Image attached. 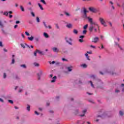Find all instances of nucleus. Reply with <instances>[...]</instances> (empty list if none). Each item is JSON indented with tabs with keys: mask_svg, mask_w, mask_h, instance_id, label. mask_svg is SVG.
<instances>
[{
	"mask_svg": "<svg viewBox=\"0 0 124 124\" xmlns=\"http://www.w3.org/2000/svg\"><path fill=\"white\" fill-rule=\"evenodd\" d=\"M83 18H84L85 19H88V22L89 23H92V20H93V18L88 16H87V13H89V11L87 10V9H86V8H83Z\"/></svg>",
	"mask_w": 124,
	"mask_h": 124,
	"instance_id": "nucleus-1",
	"label": "nucleus"
},
{
	"mask_svg": "<svg viewBox=\"0 0 124 124\" xmlns=\"http://www.w3.org/2000/svg\"><path fill=\"white\" fill-rule=\"evenodd\" d=\"M93 30H94V32H99V26H98V25L97 24L94 22L93 23Z\"/></svg>",
	"mask_w": 124,
	"mask_h": 124,
	"instance_id": "nucleus-2",
	"label": "nucleus"
},
{
	"mask_svg": "<svg viewBox=\"0 0 124 124\" xmlns=\"http://www.w3.org/2000/svg\"><path fill=\"white\" fill-rule=\"evenodd\" d=\"M99 20L101 25H103L104 27H107V25H106V23L105 22V20H104V19H103V18L100 17L99 18Z\"/></svg>",
	"mask_w": 124,
	"mask_h": 124,
	"instance_id": "nucleus-3",
	"label": "nucleus"
},
{
	"mask_svg": "<svg viewBox=\"0 0 124 124\" xmlns=\"http://www.w3.org/2000/svg\"><path fill=\"white\" fill-rule=\"evenodd\" d=\"M65 39L67 43H68V44H69V45H72V43L70 42L72 41V39H71V38H68L67 37H65Z\"/></svg>",
	"mask_w": 124,
	"mask_h": 124,
	"instance_id": "nucleus-4",
	"label": "nucleus"
},
{
	"mask_svg": "<svg viewBox=\"0 0 124 124\" xmlns=\"http://www.w3.org/2000/svg\"><path fill=\"white\" fill-rule=\"evenodd\" d=\"M90 24V26L89 27V31L92 32L93 31V21L92 19V22H89Z\"/></svg>",
	"mask_w": 124,
	"mask_h": 124,
	"instance_id": "nucleus-5",
	"label": "nucleus"
},
{
	"mask_svg": "<svg viewBox=\"0 0 124 124\" xmlns=\"http://www.w3.org/2000/svg\"><path fill=\"white\" fill-rule=\"evenodd\" d=\"M21 46L24 49H25V48H26V47H27L28 48H29V49H31V47H30V46L28 45V44H25V45L21 44Z\"/></svg>",
	"mask_w": 124,
	"mask_h": 124,
	"instance_id": "nucleus-6",
	"label": "nucleus"
},
{
	"mask_svg": "<svg viewBox=\"0 0 124 124\" xmlns=\"http://www.w3.org/2000/svg\"><path fill=\"white\" fill-rule=\"evenodd\" d=\"M99 41V38L98 37H95L93 39V43H97Z\"/></svg>",
	"mask_w": 124,
	"mask_h": 124,
	"instance_id": "nucleus-7",
	"label": "nucleus"
},
{
	"mask_svg": "<svg viewBox=\"0 0 124 124\" xmlns=\"http://www.w3.org/2000/svg\"><path fill=\"white\" fill-rule=\"evenodd\" d=\"M52 50L53 52H55V53H59V51H60L57 47H53Z\"/></svg>",
	"mask_w": 124,
	"mask_h": 124,
	"instance_id": "nucleus-8",
	"label": "nucleus"
},
{
	"mask_svg": "<svg viewBox=\"0 0 124 124\" xmlns=\"http://www.w3.org/2000/svg\"><path fill=\"white\" fill-rule=\"evenodd\" d=\"M67 71H69V72H70L72 71V69L73 68V67L72 66H71L70 67H67Z\"/></svg>",
	"mask_w": 124,
	"mask_h": 124,
	"instance_id": "nucleus-9",
	"label": "nucleus"
},
{
	"mask_svg": "<svg viewBox=\"0 0 124 124\" xmlns=\"http://www.w3.org/2000/svg\"><path fill=\"white\" fill-rule=\"evenodd\" d=\"M0 28L1 29H3V28H4V25L1 20H0Z\"/></svg>",
	"mask_w": 124,
	"mask_h": 124,
	"instance_id": "nucleus-10",
	"label": "nucleus"
},
{
	"mask_svg": "<svg viewBox=\"0 0 124 124\" xmlns=\"http://www.w3.org/2000/svg\"><path fill=\"white\" fill-rule=\"evenodd\" d=\"M86 112H87L86 109L83 110V111H82L83 114H80V117H85V115Z\"/></svg>",
	"mask_w": 124,
	"mask_h": 124,
	"instance_id": "nucleus-11",
	"label": "nucleus"
},
{
	"mask_svg": "<svg viewBox=\"0 0 124 124\" xmlns=\"http://www.w3.org/2000/svg\"><path fill=\"white\" fill-rule=\"evenodd\" d=\"M36 51L37 53H38V54H40V55H45L44 53L38 49H36Z\"/></svg>",
	"mask_w": 124,
	"mask_h": 124,
	"instance_id": "nucleus-12",
	"label": "nucleus"
},
{
	"mask_svg": "<svg viewBox=\"0 0 124 124\" xmlns=\"http://www.w3.org/2000/svg\"><path fill=\"white\" fill-rule=\"evenodd\" d=\"M42 74V71H40V74H37V77H38V80H40V76H41V75Z\"/></svg>",
	"mask_w": 124,
	"mask_h": 124,
	"instance_id": "nucleus-13",
	"label": "nucleus"
},
{
	"mask_svg": "<svg viewBox=\"0 0 124 124\" xmlns=\"http://www.w3.org/2000/svg\"><path fill=\"white\" fill-rule=\"evenodd\" d=\"M56 79H57V77L56 76H54L52 78V80L51 81V83H55V82H56Z\"/></svg>",
	"mask_w": 124,
	"mask_h": 124,
	"instance_id": "nucleus-14",
	"label": "nucleus"
},
{
	"mask_svg": "<svg viewBox=\"0 0 124 124\" xmlns=\"http://www.w3.org/2000/svg\"><path fill=\"white\" fill-rule=\"evenodd\" d=\"M85 56L87 60H88V61H91V59H90V56H89V54H88V53L85 54Z\"/></svg>",
	"mask_w": 124,
	"mask_h": 124,
	"instance_id": "nucleus-15",
	"label": "nucleus"
},
{
	"mask_svg": "<svg viewBox=\"0 0 124 124\" xmlns=\"http://www.w3.org/2000/svg\"><path fill=\"white\" fill-rule=\"evenodd\" d=\"M66 27L68 28V29H72V24H68L66 25Z\"/></svg>",
	"mask_w": 124,
	"mask_h": 124,
	"instance_id": "nucleus-16",
	"label": "nucleus"
},
{
	"mask_svg": "<svg viewBox=\"0 0 124 124\" xmlns=\"http://www.w3.org/2000/svg\"><path fill=\"white\" fill-rule=\"evenodd\" d=\"M44 36L46 37V38H48L49 37V35L46 32L44 33Z\"/></svg>",
	"mask_w": 124,
	"mask_h": 124,
	"instance_id": "nucleus-17",
	"label": "nucleus"
},
{
	"mask_svg": "<svg viewBox=\"0 0 124 124\" xmlns=\"http://www.w3.org/2000/svg\"><path fill=\"white\" fill-rule=\"evenodd\" d=\"M33 64H34V66H36L37 67H38V66H39V64L36 62H34Z\"/></svg>",
	"mask_w": 124,
	"mask_h": 124,
	"instance_id": "nucleus-18",
	"label": "nucleus"
},
{
	"mask_svg": "<svg viewBox=\"0 0 124 124\" xmlns=\"http://www.w3.org/2000/svg\"><path fill=\"white\" fill-rule=\"evenodd\" d=\"M98 11H99V10H98V9H93V13H97Z\"/></svg>",
	"mask_w": 124,
	"mask_h": 124,
	"instance_id": "nucleus-19",
	"label": "nucleus"
},
{
	"mask_svg": "<svg viewBox=\"0 0 124 124\" xmlns=\"http://www.w3.org/2000/svg\"><path fill=\"white\" fill-rule=\"evenodd\" d=\"M38 5L40 7V9H41V10H44V9H43V7H42V6L40 4V3H38Z\"/></svg>",
	"mask_w": 124,
	"mask_h": 124,
	"instance_id": "nucleus-20",
	"label": "nucleus"
},
{
	"mask_svg": "<svg viewBox=\"0 0 124 124\" xmlns=\"http://www.w3.org/2000/svg\"><path fill=\"white\" fill-rule=\"evenodd\" d=\"M73 33L75 34H78V31H77L76 29H74L73 31Z\"/></svg>",
	"mask_w": 124,
	"mask_h": 124,
	"instance_id": "nucleus-21",
	"label": "nucleus"
},
{
	"mask_svg": "<svg viewBox=\"0 0 124 124\" xmlns=\"http://www.w3.org/2000/svg\"><path fill=\"white\" fill-rule=\"evenodd\" d=\"M33 38H34L32 36H31V37H28V39L30 41H32V40H33Z\"/></svg>",
	"mask_w": 124,
	"mask_h": 124,
	"instance_id": "nucleus-22",
	"label": "nucleus"
},
{
	"mask_svg": "<svg viewBox=\"0 0 124 124\" xmlns=\"http://www.w3.org/2000/svg\"><path fill=\"white\" fill-rule=\"evenodd\" d=\"M99 81H100V80L95 79V78H94V83H97V82H99Z\"/></svg>",
	"mask_w": 124,
	"mask_h": 124,
	"instance_id": "nucleus-23",
	"label": "nucleus"
},
{
	"mask_svg": "<svg viewBox=\"0 0 124 124\" xmlns=\"http://www.w3.org/2000/svg\"><path fill=\"white\" fill-rule=\"evenodd\" d=\"M20 7L21 10L23 12H24V11H25V9L24 8V7H23V6H22V5H20Z\"/></svg>",
	"mask_w": 124,
	"mask_h": 124,
	"instance_id": "nucleus-24",
	"label": "nucleus"
},
{
	"mask_svg": "<svg viewBox=\"0 0 124 124\" xmlns=\"http://www.w3.org/2000/svg\"><path fill=\"white\" fill-rule=\"evenodd\" d=\"M36 20L37 23H39L40 22V19H39V17L38 16H37L36 17Z\"/></svg>",
	"mask_w": 124,
	"mask_h": 124,
	"instance_id": "nucleus-25",
	"label": "nucleus"
},
{
	"mask_svg": "<svg viewBox=\"0 0 124 124\" xmlns=\"http://www.w3.org/2000/svg\"><path fill=\"white\" fill-rule=\"evenodd\" d=\"M89 9L91 12H93V7H89Z\"/></svg>",
	"mask_w": 124,
	"mask_h": 124,
	"instance_id": "nucleus-26",
	"label": "nucleus"
},
{
	"mask_svg": "<svg viewBox=\"0 0 124 124\" xmlns=\"http://www.w3.org/2000/svg\"><path fill=\"white\" fill-rule=\"evenodd\" d=\"M88 27H89V25L86 24L83 27L84 30H87L88 29Z\"/></svg>",
	"mask_w": 124,
	"mask_h": 124,
	"instance_id": "nucleus-27",
	"label": "nucleus"
},
{
	"mask_svg": "<svg viewBox=\"0 0 124 124\" xmlns=\"http://www.w3.org/2000/svg\"><path fill=\"white\" fill-rule=\"evenodd\" d=\"M27 109L28 111H30L31 110V106L30 105L27 106Z\"/></svg>",
	"mask_w": 124,
	"mask_h": 124,
	"instance_id": "nucleus-28",
	"label": "nucleus"
},
{
	"mask_svg": "<svg viewBox=\"0 0 124 124\" xmlns=\"http://www.w3.org/2000/svg\"><path fill=\"white\" fill-rule=\"evenodd\" d=\"M115 45H116L117 46H118V47H119V48H120L121 50H123V48H122V47L120 46V45H119V44H118V43L115 42Z\"/></svg>",
	"mask_w": 124,
	"mask_h": 124,
	"instance_id": "nucleus-29",
	"label": "nucleus"
},
{
	"mask_svg": "<svg viewBox=\"0 0 124 124\" xmlns=\"http://www.w3.org/2000/svg\"><path fill=\"white\" fill-rule=\"evenodd\" d=\"M41 2H42L43 4H46V2L45 1V0H40Z\"/></svg>",
	"mask_w": 124,
	"mask_h": 124,
	"instance_id": "nucleus-30",
	"label": "nucleus"
},
{
	"mask_svg": "<svg viewBox=\"0 0 124 124\" xmlns=\"http://www.w3.org/2000/svg\"><path fill=\"white\" fill-rule=\"evenodd\" d=\"M31 14L32 17H35V15L34 14V13H33V12H31Z\"/></svg>",
	"mask_w": 124,
	"mask_h": 124,
	"instance_id": "nucleus-31",
	"label": "nucleus"
},
{
	"mask_svg": "<svg viewBox=\"0 0 124 124\" xmlns=\"http://www.w3.org/2000/svg\"><path fill=\"white\" fill-rule=\"evenodd\" d=\"M4 15H5V16H8V12H4L3 13Z\"/></svg>",
	"mask_w": 124,
	"mask_h": 124,
	"instance_id": "nucleus-32",
	"label": "nucleus"
},
{
	"mask_svg": "<svg viewBox=\"0 0 124 124\" xmlns=\"http://www.w3.org/2000/svg\"><path fill=\"white\" fill-rule=\"evenodd\" d=\"M43 24H44L46 29H47L48 28V26H47V25H46V23L45 22H43Z\"/></svg>",
	"mask_w": 124,
	"mask_h": 124,
	"instance_id": "nucleus-33",
	"label": "nucleus"
},
{
	"mask_svg": "<svg viewBox=\"0 0 124 124\" xmlns=\"http://www.w3.org/2000/svg\"><path fill=\"white\" fill-rule=\"evenodd\" d=\"M82 67H83L84 68H86L87 67V64H83L82 65Z\"/></svg>",
	"mask_w": 124,
	"mask_h": 124,
	"instance_id": "nucleus-34",
	"label": "nucleus"
},
{
	"mask_svg": "<svg viewBox=\"0 0 124 124\" xmlns=\"http://www.w3.org/2000/svg\"><path fill=\"white\" fill-rule=\"evenodd\" d=\"M119 114H120V116H123L124 115V112H123V111H120Z\"/></svg>",
	"mask_w": 124,
	"mask_h": 124,
	"instance_id": "nucleus-35",
	"label": "nucleus"
},
{
	"mask_svg": "<svg viewBox=\"0 0 124 124\" xmlns=\"http://www.w3.org/2000/svg\"><path fill=\"white\" fill-rule=\"evenodd\" d=\"M55 26L58 30L60 29V27L59 26V25L58 24H55Z\"/></svg>",
	"mask_w": 124,
	"mask_h": 124,
	"instance_id": "nucleus-36",
	"label": "nucleus"
},
{
	"mask_svg": "<svg viewBox=\"0 0 124 124\" xmlns=\"http://www.w3.org/2000/svg\"><path fill=\"white\" fill-rule=\"evenodd\" d=\"M20 66L21 67H23V68H26V67H27V66L25 64L21 65Z\"/></svg>",
	"mask_w": 124,
	"mask_h": 124,
	"instance_id": "nucleus-37",
	"label": "nucleus"
},
{
	"mask_svg": "<svg viewBox=\"0 0 124 124\" xmlns=\"http://www.w3.org/2000/svg\"><path fill=\"white\" fill-rule=\"evenodd\" d=\"M25 34H26V35H27V36H29V35H30V33L28 32V31H26V32H25Z\"/></svg>",
	"mask_w": 124,
	"mask_h": 124,
	"instance_id": "nucleus-38",
	"label": "nucleus"
},
{
	"mask_svg": "<svg viewBox=\"0 0 124 124\" xmlns=\"http://www.w3.org/2000/svg\"><path fill=\"white\" fill-rule=\"evenodd\" d=\"M8 102H9L11 104H13V101H12L11 100H8Z\"/></svg>",
	"mask_w": 124,
	"mask_h": 124,
	"instance_id": "nucleus-39",
	"label": "nucleus"
},
{
	"mask_svg": "<svg viewBox=\"0 0 124 124\" xmlns=\"http://www.w3.org/2000/svg\"><path fill=\"white\" fill-rule=\"evenodd\" d=\"M87 54H93V51H87Z\"/></svg>",
	"mask_w": 124,
	"mask_h": 124,
	"instance_id": "nucleus-40",
	"label": "nucleus"
},
{
	"mask_svg": "<svg viewBox=\"0 0 124 124\" xmlns=\"http://www.w3.org/2000/svg\"><path fill=\"white\" fill-rule=\"evenodd\" d=\"M78 41H79V42H80L81 43L84 42V40H83V39H79L78 40Z\"/></svg>",
	"mask_w": 124,
	"mask_h": 124,
	"instance_id": "nucleus-41",
	"label": "nucleus"
},
{
	"mask_svg": "<svg viewBox=\"0 0 124 124\" xmlns=\"http://www.w3.org/2000/svg\"><path fill=\"white\" fill-rule=\"evenodd\" d=\"M83 34H86L87 33V30H85L83 31Z\"/></svg>",
	"mask_w": 124,
	"mask_h": 124,
	"instance_id": "nucleus-42",
	"label": "nucleus"
},
{
	"mask_svg": "<svg viewBox=\"0 0 124 124\" xmlns=\"http://www.w3.org/2000/svg\"><path fill=\"white\" fill-rule=\"evenodd\" d=\"M35 41L38 42V41H39V38L36 37V38H35Z\"/></svg>",
	"mask_w": 124,
	"mask_h": 124,
	"instance_id": "nucleus-43",
	"label": "nucleus"
},
{
	"mask_svg": "<svg viewBox=\"0 0 124 124\" xmlns=\"http://www.w3.org/2000/svg\"><path fill=\"white\" fill-rule=\"evenodd\" d=\"M15 62V59L14 58H13L12 61V63L13 64Z\"/></svg>",
	"mask_w": 124,
	"mask_h": 124,
	"instance_id": "nucleus-44",
	"label": "nucleus"
},
{
	"mask_svg": "<svg viewBox=\"0 0 124 124\" xmlns=\"http://www.w3.org/2000/svg\"><path fill=\"white\" fill-rule=\"evenodd\" d=\"M84 37H85V36H84V35H81L79 36V38H81V39H83V38H84Z\"/></svg>",
	"mask_w": 124,
	"mask_h": 124,
	"instance_id": "nucleus-45",
	"label": "nucleus"
},
{
	"mask_svg": "<svg viewBox=\"0 0 124 124\" xmlns=\"http://www.w3.org/2000/svg\"><path fill=\"white\" fill-rule=\"evenodd\" d=\"M35 114H36V115H37V116H38V115H39V113H38L37 111H35Z\"/></svg>",
	"mask_w": 124,
	"mask_h": 124,
	"instance_id": "nucleus-46",
	"label": "nucleus"
},
{
	"mask_svg": "<svg viewBox=\"0 0 124 124\" xmlns=\"http://www.w3.org/2000/svg\"><path fill=\"white\" fill-rule=\"evenodd\" d=\"M3 78L5 79V78H6V74L4 73L3 74Z\"/></svg>",
	"mask_w": 124,
	"mask_h": 124,
	"instance_id": "nucleus-47",
	"label": "nucleus"
},
{
	"mask_svg": "<svg viewBox=\"0 0 124 124\" xmlns=\"http://www.w3.org/2000/svg\"><path fill=\"white\" fill-rule=\"evenodd\" d=\"M37 53V52H36V50L34 52V55L35 56V57H36Z\"/></svg>",
	"mask_w": 124,
	"mask_h": 124,
	"instance_id": "nucleus-48",
	"label": "nucleus"
},
{
	"mask_svg": "<svg viewBox=\"0 0 124 124\" xmlns=\"http://www.w3.org/2000/svg\"><path fill=\"white\" fill-rule=\"evenodd\" d=\"M28 10H29L30 11H32V8L30 7L28 8Z\"/></svg>",
	"mask_w": 124,
	"mask_h": 124,
	"instance_id": "nucleus-49",
	"label": "nucleus"
},
{
	"mask_svg": "<svg viewBox=\"0 0 124 124\" xmlns=\"http://www.w3.org/2000/svg\"><path fill=\"white\" fill-rule=\"evenodd\" d=\"M89 82L91 83L92 87H93V82L92 81V80H90Z\"/></svg>",
	"mask_w": 124,
	"mask_h": 124,
	"instance_id": "nucleus-50",
	"label": "nucleus"
},
{
	"mask_svg": "<svg viewBox=\"0 0 124 124\" xmlns=\"http://www.w3.org/2000/svg\"><path fill=\"white\" fill-rule=\"evenodd\" d=\"M2 46H3L2 45V42H0V47H2Z\"/></svg>",
	"mask_w": 124,
	"mask_h": 124,
	"instance_id": "nucleus-51",
	"label": "nucleus"
},
{
	"mask_svg": "<svg viewBox=\"0 0 124 124\" xmlns=\"http://www.w3.org/2000/svg\"><path fill=\"white\" fill-rule=\"evenodd\" d=\"M1 31H2V32H3V33H5V31H4V30H3V29H2Z\"/></svg>",
	"mask_w": 124,
	"mask_h": 124,
	"instance_id": "nucleus-52",
	"label": "nucleus"
},
{
	"mask_svg": "<svg viewBox=\"0 0 124 124\" xmlns=\"http://www.w3.org/2000/svg\"><path fill=\"white\" fill-rule=\"evenodd\" d=\"M9 18H12V17H13V16H12L11 15H9Z\"/></svg>",
	"mask_w": 124,
	"mask_h": 124,
	"instance_id": "nucleus-53",
	"label": "nucleus"
},
{
	"mask_svg": "<svg viewBox=\"0 0 124 124\" xmlns=\"http://www.w3.org/2000/svg\"><path fill=\"white\" fill-rule=\"evenodd\" d=\"M16 24H20V21L17 20L16 21Z\"/></svg>",
	"mask_w": 124,
	"mask_h": 124,
	"instance_id": "nucleus-54",
	"label": "nucleus"
},
{
	"mask_svg": "<svg viewBox=\"0 0 124 124\" xmlns=\"http://www.w3.org/2000/svg\"><path fill=\"white\" fill-rule=\"evenodd\" d=\"M0 101L1 102H4L3 99H2L1 98H0Z\"/></svg>",
	"mask_w": 124,
	"mask_h": 124,
	"instance_id": "nucleus-55",
	"label": "nucleus"
},
{
	"mask_svg": "<svg viewBox=\"0 0 124 124\" xmlns=\"http://www.w3.org/2000/svg\"><path fill=\"white\" fill-rule=\"evenodd\" d=\"M21 36L23 38H25V35L24 34H22Z\"/></svg>",
	"mask_w": 124,
	"mask_h": 124,
	"instance_id": "nucleus-56",
	"label": "nucleus"
},
{
	"mask_svg": "<svg viewBox=\"0 0 124 124\" xmlns=\"http://www.w3.org/2000/svg\"><path fill=\"white\" fill-rule=\"evenodd\" d=\"M65 14L66 16H69V14L68 13H65Z\"/></svg>",
	"mask_w": 124,
	"mask_h": 124,
	"instance_id": "nucleus-57",
	"label": "nucleus"
},
{
	"mask_svg": "<svg viewBox=\"0 0 124 124\" xmlns=\"http://www.w3.org/2000/svg\"><path fill=\"white\" fill-rule=\"evenodd\" d=\"M48 29H49V30H51V29H52V26H51V25H49Z\"/></svg>",
	"mask_w": 124,
	"mask_h": 124,
	"instance_id": "nucleus-58",
	"label": "nucleus"
},
{
	"mask_svg": "<svg viewBox=\"0 0 124 124\" xmlns=\"http://www.w3.org/2000/svg\"><path fill=\"white\" fill-rule=\"evenodd\" d=\"M89 102H90L91 103H93V100H89Z\"/></svg>",
	"mask_w": 124,
	"mask_h": 124,
	"instance_id": "nucleus-59",
	"label": "nucleus"
},
{
	"mask_svg": "<svg viewBox=\"0 0 124 124\" xmlns=\"http://www.w3.org/2000/svg\"><path fill=\"white\" fill-rule=\"evenodd\" d=\"M17 27H18V25H15V26H14L15 29H16V28H17Z\"/></svg>",
	"mask_w": 124,
	"mask_h": 124,
	"instance_id": "nucleus-60",
	"label": "nucleus"
},
{
	"mask_svg": "<svg viewBox=\"0 0 124 124\" xmlns=\"http://www.w3.org/2000/svg\"><path fill=\"white\" fill-rule=\"evenodd\" d=\"M4 52H7V50L5 48H3Z\"/></svg>",
	"mask_w": 124,
	"mask_h": 124,
	"instance_id": "nucleus-61",
	"label": "nucleus"
},
{
	"mask_svg": "<svg viewBox=\"0 0 124 124\" xmlns=\"http://www.w3.org/2000/svg\"><path fill=\"white\" fill-rule=\"evenodd\" d=\"M62 61H67V60L66 59H64V58H62Z\"/></svg>",
	"mask_w": 124,
	"mask_h": 124,
	"instance_id": "nucleus-62",
	"label": "nucleus"
},
{
	"mask_svg": "<svg viewBox=\"0 0 124 124\" xmlns=\"http://www.w3.org/2000/svg\"><path fill=\"white\" fill-rule=\"evenodd\" d=\"M49 105H50V103H46V106H49Z\"/></svg>",
	"mask_w": 124,
	"mask_h": 124,
	"instance_id": "nucleus-63",
	"label": "nucleus"
},
{
	"mask_svg": "<svg viewBox=\"0 0 124 124\" xmlns=\"http://www.w3.org/2000/svg\"><path fill=\"white\" fill-rule=\"evenodd\" d=\"M116 93H120V90H116Z\"/></svg>",
	"mask_w": 124,
	"mask_h": 124,
	"instance_id": "nucleus-64",
	"label": "nucleus"
}]
</instances>
